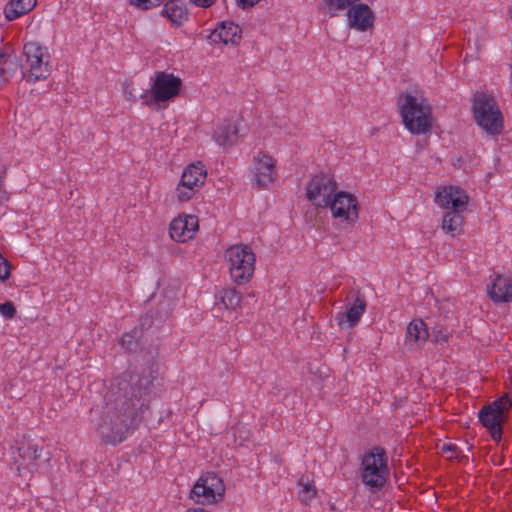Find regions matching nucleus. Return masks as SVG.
<instances>
[{
	"label": "nucleus",
	"mask_w": 512,
	"mask_h": 512,
	"mask_svg": "<svg viewBox=\"0 0 512 512\" xmlns=\"http://www.w3.org/2000/svg\"><path fill=\"white\" fill-rule=\"evenodd\" d=\"M17 68L18 63L16 55L0 48V86L13 77Z\"/></svg>",
	"instance_id": "5701e85b"
},
{
	"label": "nucleus",
	"mask_w": 512,
	"mask_h": 512,
	"mask_svg": "<svg viewBox=\"0 0 512 512\" xmlns=\"http://www.w3.org/2000/svg\"><path fill=\"white\" fill-rule=\"evenodd\" d=\"M332 217L348 225H354L359 219L357 197L346 191H339L329 201L328 207Z\"/></svg>",
	"instance_id": "9b49d317"
},
{
	"label": "nucleus",
	"mask_w": 512,
	"mask_h": 512,
	"mask_svg": "<svg viewBox=\"0 0 512 512\" xmlns=\"http://www.w3.org/2000/svg\"><path fill=\"white\" fill-rule=\"evenodd\" d=\"M469 202L467 193L457 186H444L436 191L435 203L448 211L442 218V230L452 237L462 232L464 224L463 212Z\"/></svg>",
	"instance_id": "f257e3e1"
},
{
	"label": "nucleus",
	"mask_w": 512,
	"mask_h": 512,
	"mask_svg": "<svg viewBox=\"0 0 512 512\" xmlns=\"http://www.w3.org/2000/svg\"><path fill=\"white\" fill-rule=\"evenodd\" d=\"M509 14L512 17V6L509 8Z\"/></svg>",
	"instance_id": "c9c22d12"
},
{
	"label": "nucleus",
	"mask_w": 512,
	"mask_h": 512,
	"mask_svg": "<svg viewBox=\"0 0 512 512\" xmlns=\"http://www.w3.org/2000/svg\"><path fill=\"white\" fill-rule=\"evenodd\" d=\"M254 182L265 187L273 181L275 162L271 156L259 152L255 156Z\"/></svg>",
	"instance_id": "a211bd4d"
},
{
	"label": "nucleus",
	"mask_w": 512,
	"mask_h": 512,
	"mask_svg": "<svg viewBox=\"0 0 512 512\" xmlns=\"http://www.w3.org/2000/svg\"><path fill=\"white\" fill-rule=\"evenodd\" d=\"M49 58L46 47L36 42L26 43L19 64L23 78L28 82L46 79L50 74Z\"/></svg>",
	"instance_id": "39448f33"
},
{
	"label": "nucleus",
	"mask_w": 512,
	"mask_h": 512,
	"mask_svg": "<svg viewBox=\"0 0 512 512\" xmlns=\"http://www.w3.org/2000/svg\"><path fill=\"white\" fill-rule=\"evenodd\" d=\"M238 132L234 122L225 120L215 130L213 139L220 146H232L238 139Z\"/></svg>",
	"instance_id": "aec40b11"
},
{
	"label": "nucleus",
	"mask_w": 512,
	"mask_h": 512,
	"mask_svg": "<svg viewBox=\"0 0 512 512\" xmlns=\"http://www.w3.org/2000/svg\"><path fill=\"white\" fill-rule=\"evenodd\" d=\"M231 278L237 285H245L254 274L255 254L248 245H234L225 253Z\"/></svg>",
	"instance_id": "423d86ee"
},
{
	"label": "nucleus",
	"mask_w": 512,
	"mask_h": 512,
	"mask_svg": "<svg viewBox=\"0 0 512 512\" xmlns=\"http://www.w3.org/2000/svg\"><path fill=\"white\" fill-rule=\"evenodd\" d=\"M164 0H130V4L142 10H149L160 5Z\"/></svg>",
	"instance_id": "c756f323"
},
{
	"label": "nucleus",
	"mask_w": 512,
	"mask_h": 512,
	"mask_svg": "<svg viewBox=\"0 0 512 512\" xmlns=\"http://www.w3.org/2000/svg\"><path fill=\"white\" fill-rule=\"evenodd\" d=\"M441 451L449 459L456 458L458 456V448L455 444L452 443L443 444Z\"/></svg>",
	"instance_id": "2f4dec72"
},
{
	"label": "nucleus",
	"mask_w": 512,
	"mask_h": 512,
	"mask_svg": "<svg viewBox=\"0 0 512 512\" xmlns=\"http://www.w3.org/2000/svg\"><path fill=\"white\" fill-rule=\"evenodd\" d=\"M211 39L214 42L219 40L224 44H236L241 39V28L233 22L223 21L211 34Z\"/></svg>",
	"instance_id": "6ab92c4d"
},
{
	"label": "nucleus",
	"mask_w": 512,
	"mask_h": 512,
	"mask_svg": "<svg viewBox=\"0 0 512 512\" xmlns=\"http://www.w3.org/2000/svg\"><path fill=\"white\" fill-rule=\"evenodd\" d=\"M399 112L405 128L412 134H425L432 127V110L422 97L402 93L398 97Z\"/></svg>",
	"instance_id": "f03ea898"
},
{
	"label": "nucleus",
	"mask_w": 512,
	"mask_h": 512,
	"mask_svg": "<svg viewBox=\"0 0 512 512\" xmlns=\"http://www.w3.org/2000/svg\"><path fill=\"white\" fill-rule=\"evenodd\" d=\"M489 298L497 303H506L512 300V290H487Z\"/></svg>",
	"instance_id": "cd10ccee"
},
{
	"label": "nucleus",
	"mask_w": 512,
	"mask_h": 512,
	"mask_svg": "<svg viewBox=\"0 0 512 512\" xmlns=\"http://www.w3.org/2000/svg\"><path fill=\"white\" fill-rule=\"evenodd\" d=\"M390 475L388 458L384 449L374 447L366 452L360 466V478L371 493L379 492Z\"/></svg>",
	"instance_id": "20e7f679"
},
{
	"label": "nucleus",
	"mask_w": 512,
	"mask_h": 512,
	"mask_svg": "<svg viewBox=\"0 0 512 512\" xmlns=\"http://www.w3.org/2000/svg\"><path fill=\"white\" fill-rule=\"evenodd\" d=\"M241 301L238 290H220L216 295V306L219 309L235 310Z\"/></svg>",
	"instance_id": "393cba45"
},
{
	"label": "nucleus",
	"mask_w": 512,
	"mask_h": 512,
	"mask_svg": "<svg viewBox=\"0 0 512 512\" xmlns=\"http://www.w3.org/2000/svg\"><path fill=\"white\" fill-rule=\"evenodd\" d=\"M4 259L3 255L0 253V260Z\"/></svg>",
	"instance_id": "58836bf2"
},
{
	"label": "nucleus",
	"mask_w": 512,
	"mask_h": 512,
	"mask_svg": "<svg viewBox=\"0 0 512 512\" xmlns=\"http://www.w3.org/2000/svg\"><path fill=\"white\" fill-rule=\"evenodd\" d=\"M472 114L476 124L488 135L502 133L504 117L492 94L477 91L472 100Z\"/></svg>",
	"instance_id": "7ed1b4c3"
},
{
	"label": "nucleus",
	"mask_w": 512,
	"mask_h": 512,
	"mask_svg": "<svg viewBox=\"0 0 512 512\" xmlns=\"http://www.w3.org/2000/svg\"><path fill=\"white\" fill-rule=\"evenodd\" d=\"M237 5L243 9L253 7L255 4L260 2L261 0H236Z\"/></svg>",
	"instance_id": "72a5a7b5"
},
{
	"label": "nucleus",
	"mask_w": 512,
	"mask_h": 512,
	"mask_svg": "<svg viewBox=\"0 0 512 512\" xmlns=\"http://www.w3.org/2000/svg\"><path fill=\"white\" fill-rule=\"evenodd\" d=\"M338 192L337 181L328 174L313 175L306 184V197L317 208H327Z\"/></svg>",
	"instance_id": "9d476101"
},
{
	"label": "nucleus",
	"mask_w": 512,
	"mask_h": 512,
	"mask_svg": "<svg viewBox=\"0 0 512 512\" xmlns=\"http://www.w3.org/2000/svg\"><path fill=\"white\" fill-rule=\"evenodd\" d=\"M10 275V264L7 259L0 260V280H6Z\"/></svg>",
	"instance_id": "473e14b6"
},
{
	"label": "nucleus",
	"mask_w": 512,
	"mask_h": 512,
	"mask_svg": "<svg viewBox=\"0 0 512 512\" xmlns=\"http://www.w3.org/2000/svg\"><path fill=\"white\" fill-rule=\"evenodd\" d=\"M512 407V392L506 393L479 411V419L482 425L487 428L495 441L502 437V423Z\"/></svg>",
	"instance_id": "1a4fd4ad"
},
{
	"label": "nucleus",
	"mask_w": 512,
	"mask_h": 512,
	"mask_svg": "<svg viewBox=\"0 0 512 512\" xmlns=\"http://www.w3.org/2000/svg\"><path fill=\"white\" fill-rule=\"evenodd\" d=\"M96 431L105 443L116 445L126 438V421L120 416L108 412L96 424Z\"/></svg>",
	"instance_id": "f8f14e48"
},
{
	"label": "nucleus",
	"mask_w": 512,
	"mask_h": 512,
	"mask_svg": "<svg viewBox=\"0 0 512 512\" xmlns=\"http://www.w3.org/2000/svg\"><path fill=\"white\" fill-rule=\"evenodd\" d=\"M486 288H512V278L508 275H497Z\"/></svg>",
	"instance_id": "c85d7f7f"
},
{
	"label": "nucleus",
	"mask_w": 512,
	"mask_h": 512,
	"mask_svg": "<svg viewBox=\"0 0 512 512\" xmlns=\"http://www.w3.org/2000/svg\"><path fill=\"white\" fill-rule=\"evenodd\" d=\"M358 0H324L325 5L332 16H335L338 11L350 8Z\"/></svg>",
	"instance_id": "bb28decb"
},
{
	"label": "nucleus",
	"mask_w": 512,
	"mask_h": 512,
	"mask_svg": "<svg viewBox=\"0 0 512 512\" xmlns=\"http://www.w3.org/2000/svg\"><path fill=\"white\" fill-rule=\"evenodd\" d=\"M366 306L365 299L360 295H357L352 300H348L346 310L336 316L338 326L341 329H351L355 327L366 311Z\"/></svg>",
	"instance_id": "2eb2a0df"
},
{
	"label": "nucleus",
	"mask_w": 512,
	"mask_h": 512,
	"mask_svg": "<svg viewBox=\"0 0 512 512\" xmlns=\"http://www.w3.org/2000/svg\"><path fill=\"white\" fill-rule=\"evenodd\" d=\"M429 337L428 328L422 319H413L406 328V343L412 346L424 344Z\"/></svg>",
	"instance_id": "412c9836"
},
{
	"label": "nucleus",
	"mask_w": 512,
	"mask_h": 512,
	"mask_svg": "<svg viewBox=\"0 0 512 512\" xmlns=\"http://www.w3.org/2000/svg\"><path fill=\"white\" fill-rule=\"evenodd\" d=\"M43 449L37 444H28L18 449V458L15 460L16 469L19 474L29 472L31 474L38 471L39 459L42 456Z\"/></svg>",
	"instance_id": "dca6fc26"
},
{
	"label": "nucleus",
	"mask_w": 512,
	"mask_h": 512,
	"mask_svg": "<svg viewBox=\"0 0 512 512\" xmlns=\"http://www.w3.org/2000/svg\"><path fill=\"white\" fill-rule=\"evenodd\" d=\"M130 96H133L134 100L136 99V95H133V93H130Z\"/></svg>",
	"instance_id": "4c0bfd02"
},
{
	"label": "nucleus",
	"mask_w": 512,
	"mask_h": 512,
	"mask_svg": "<svg viewBox=\"0 0 512 512\" xmlns=\"http://www.w3.org/2000/svg\"><path fill=\"white\" fill-rule=\"evenodd\" d=\"M298 498L304 504H309L317 496V488L314 482L308 478H301L298 482Z\"/></svg>",
	"instance_id": "a878e982"
},
{
	"label": "nucleus",
	"mask_w": 512,
	"mask_h": 512,
	"mask_svg": "<svg viewBox=\"0 0 512 512\" xmlns=\"http://www.w3.org/2000/svg\"><path fill=\"white\" fill-rule=\"evenodd\" d=\"M0 314L6 319H12L15 317L16 309L12 302H4L0 304Z\"/></svg>",
	"instance_id": "7c9ffc66"
},
{
	"label": "nucleus",
	"mask_w": 512,
	"mask_h": 512,
	"mask_svg": "<svg viewBox=\"0 0 512 512\" xmlns=\"http://www.w3.org/2000/svg\"><path fill=\"white\" fill-rule=\"evenodd\" d=\"M37 0H10L4 8V14L7 20H15L28 12L36 5Z\"/></svg>",
	"instance_id": "b1692460"
},
{
	"label": "nucleus",
	"mask_w": 512,
	"mask_h": 512,
	"mask_svg": "<svg viewBox=\"0 0 512 512\" xmlns=\"http://www.w3.org/2000/svg\"><path fill=\"white\" fill-rule=\"evenodd\" d=\"M206 176V170L201 162L193 163L186 167L176 188L178 199L180 201L191 199L196 188L204 183Z\"/></svg>",
	"instance_id": "ddd939ff"
},
{
	"label": "nucleus",
	"mask_w": 512,
	"mask_h": 512,
	"mask_svg": "<svg viewBox=\"0 0 512 512\" xmlns=\"http://www.w3.org/2000/svg\"><path fill=\"white\" fill-rule=\"evenodd\" d=\"M199 228V221L195 215H179L170 223L169 234L177 242H186L192 239Z\"/></svg>",
	"instance_id": "4468645a"
},
{
	"label": "nucleus",
	"mask_w": 512,
	"mask_h": 512,
	"mask_svg": "<svg viewBox=\"0 0 512 512\" xmlns=\"http://www.w3.org/2000/svg\"><path fill=\"white\" fill-rule=\"evenodd\" d=\"M346 14L349 27L358 31H367L374 24L375 15L367 4H355L347 10Z\"/></svg>",
	"instance_id": "f3484780"
},
{
	"label": "nucleus",
	"mask_w": 512,
	"mask_h": 512,
	"mask_svg": "<svg viewBox=\"0 0 512 512\" xmlns=\"http://www.w3.org/2000/svg\"><path fill=\"white\" fill-rule=\"evenodd\" d=\"M161 15L177 26L181 25L188 17L186 6L181 0L167 1L161 10Z\"/></svg>",
	"instance_id": "4be33fe9"
},
{
	"label": "nucleus",
	"mask_w": 512,
	"mask_h": 512,
	"mask_svg": "<svg viewBox=\"0 0 512 512\" xmlns=\"http://www.w3.org/2000/svg\"><path fill=\"white\" fill-rule=\"evenodd\" d=\"M225 490L223 479L215 473L207 472L194 483L190 498L198 505L211 506L223 500Z\"/></svg>",
	"instance_id": "0eeeda50"
},
{
	"label": "nucleus",
	"mask_w": 512,
	"mask_h": 512,
	"mask_svg": "<svg viewBox=\"0 0 512 512\" xmlns=\"http://www.w3.org/2000/svg\"><path fill=\"white\" fill-rule=\"evenodd\" d=\"M180 78L171 73L157 72L150 90H145L139 95L142 104L152 106L174 99L181 89Z\"/></svg>",
	"instance_id": "6e6552de"
},
{
	"label": "nucleus",
	"mask_w": 512,
	"mask_h": 512,
	"mask_svg": "<svg viewBox=\"0 0 512 512\" xmlns=\"http://www.w3.org/2000/svg\"><path fill=\"white\" fill-rule=\"evenodd\" d=\"M193 4L199 7L207 8L212 6L216 0H190Z\"/></svg>",
	"instance_id": "f704fd0d"
},
{
	"label": "nucleus",
	"mask_w": 512,
	"mask_h": 512,
	"mask_svg": "<svg viewBox=\"0 0 512 512\" xmlns=\"http://www.w3.org/2000/svg\"><path fill=\"white\" fill-rule=\"evenodd\" d=\"M130 96H133L134 100L136 99V95H133V93H130Z\"/></svg>",
	"instance_id": "e433bc0d"
}]
</instances>
